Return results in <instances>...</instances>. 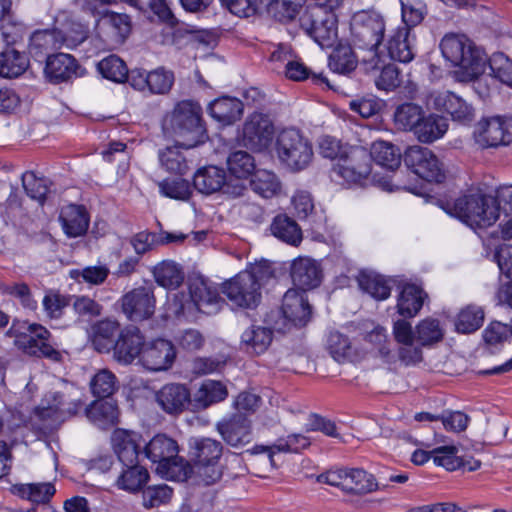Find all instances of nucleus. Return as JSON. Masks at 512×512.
Masks as SVG:
<instances>
[{
  "mask_svg": "<svg viewBox=\"0 0 512 512\" xmlns=\"http://www.w3.org/2000/svg\"><path fill=\"white\" fill-rule=\"evenodd\" d=\"M443 57L458 69L454 77L458 82H475L485 72L487 57L464 35L448 34L440 42Z\"/></svg>",
  "mask_w": 512,
  "mask_h": 512,
  "instance_id": "f257e3e1",
  "label": "nucleus"
},
{
  "mask_svg": "<svg viewBox=\"0 0 512 512\" xmlns=\"http://www.w3.org/2000/svg\"><path fill=\"white\" fill-rule=\"evenodd\" d=\"M163 130L181 140V145L191 149L207 139L206 128L202 120L201 106L191 100L178 102L165 116Z\"/></svg>",
  "mask_w": 512,
  "mask_h": 512,
  "instance_id": "f03ea898",
  "label": "nucleus"
},
{
  "mask_svg": "<svg viewBox=\"0 0 512 512\" xmlns=\"http://www.w3.org/2000/svg\"><path fill=\"white\" fill-rule=\"evenodd\" d=\"M272 277L273 271L267 263H255L226 281L222 291L233 305L252 309L260 302L261 286Z\"/></svg>",
  "mask_w": 512,
  "mask_h": 512,
  "instance_id": "7ed1b4c3",
  "label": "nucleus"
},
{
  "mask_svg": "<svg viewBox=\"0 0 512 512\" xmlns=\"http://www.w3.org/2000/svg\"><path fill=\"white\" fill-rule=\"evenodd\" d=\"M440 207L472 228L489 227L497 221L494 198L480 191L469 192L453 201H441Z\"/></svg>",
  "mask_w": 512,
  "mask_h": 512,
  "instance_id": "20e7f679",
  "label": "nucleus"
},
{
  "mask_svg": "<svg viewBox=\"0 0 512 512\" xmlns=\"http://www.w3.org/2000/svg\"><path fill=\"white\" fill-rule=\"evenodd\" d=\"M144 453L153 464H156L155 471L163 478L186 481L191 476L189 462L178 456V443L165 434L154 436L145 445Z\"/></svg>",
  "mask_w": 512,
  "mask_h": 512,
  "instance_id": "39448f33",
  "label": "nucleus"
},
{
  "mask_svg": "<svg viewBox=\"0 0 512 512\" xmlns=\"http://www.w3.org/2000/svg\"><path fill=\"white\" fill-rule=\"evenodd\" d=\"M385 23L382 18L372 15L357 16L351 23L353 46L362 51L361 64L366 72L380 67L381 56L378 48L383 41Z\"/></svg>",
  "mask_w": 512,
  "mask_h": 512,
  "instance_id": "423d86ee",
  "label": "nucleus"
},
{
  "mask_svg": "<svg viewBox=\"0 0 512 512\" xmlns=\"http://www.w3.org/2000/svg\"><path fill=\"white\" fill-rule=\"evenodd\" d=\"M223 453L222 444L211 438H192L189 441V463L195 474L205 485H212L223 476L219 463Z\"/></svg>",
  "mask_w": 512,
  "mask_h": 512,
  "instance_id": "0eeeda50",
  "label": "nucleus"
},
{
  "mask_svg": "<svg viewBox=\"0 0 512 512\" xmlns=\"http://www.w3.org/2000/svg\"><path fill=\"white\" fill-rule=\"evenodd\" d=\"M275 150L281 164L292 172L306 169L313 159L312 145L296 129L281 131L276 139Z\"/></svg>",
  "mask_w": 512,
  "mask_h": 512,
  "instance_id": "6e6552de",
  "label": "nucleus"
},
{
  "mask_svg": "<svg viewBox=\"0 0 512 512\" xmlns=\"http://www.w3.org/2000/svg\"><path fill=\"white\" fill-rule=\"evenodd\" d=\"M193 185L204 195L221 193L228 198L244 196L247 191L246 185L241 180L228 177L223 168L215 165L199 168L193 176Z\"/></svg>",
  "mask_w": 512,
  "mask_h": 512,
  "instance_id": "1a4fd4ad",
  "label": "nucleus"
},
{
  "mask_svg": "<svg viewBox=\"0 0 512 512\" xmlns=\"http://www.w3.org/2000/svg\"><path fill=\"white\" fill-rule=\"evenodd\" d=\"M299 24L321 48H330L337 40L336 16L321 6L307 7L299 17Z\"/></svg>",
  "mask_w": 512,
  "mask_h": 512,
  "instance_id": "9d476101",
  "label": "nucleus"
},
{
  "mask_svg": "<svg viewBox=\"0 0 512 512\" xmlns=\"http://www.w3.org/2000/svg\"><path fill=\"white\" fill-rule=\"evenodd\" d=\"M29 333L16 335L15 346L29 356L46 358L53 362L62 360L61 352L52 343L50 331L38 323H31L27 327Z\"/></svg>",
  "mask_w": 512,
  "mask_h": 512,
  "instance_id": "9b49d317",
  "label": "nucleus"
},
{
  "mask_svg": "<svg viewBox=\"0 0 512 512\" xmlns=\"http://www.w3.org/2000/svg\"><path fill=\"white\" fill-rule=\"evenodd\" d=\"M406 167L414 174L428 182L441 183L445 179L442 164L427 147L410 146L403 155Z\"/></svg>",
  "mask_w": 512,
  "mask_h": 512,
  "instance_id": "f8f14e48",
  "label": "nucleus"
},
{
  "mask_svg": "<svg viewBox=\"0 0 512 512\" xmlns=\"http://www.w3.org/2000/svg\"><path fill=\"white\" fill-rule=\"evenodd\" d=\"M175 359L176 349L173 343L167 339L157 338L145 342L139 363L149 371L160 372L170 369Z\"/></svg>",
  "mask_w": 512,
  "mask_h": 512,
  "instance_id": "ddd939ff",
  "label": "nucleus"
},
{
  "mask_svg": "<svg viewBox=\"0 0 512 512\" xmlns=\"http://www.w3.org/2000/svg\"><path fill=\"white\" fill-rule=\"evenodd\" d=\"M274 136V125L270 118L262 113L248 117L243 126V144L254 151H263L270 145Z\"/></svg>",
  "mask_w": 512,
  "mask_h": 512,
  "instance_id": "4468645a",
  "label": "nucleus"
},
{
  "mask_svg": "<svg viewBox=\"0 0 512 512\" xmlns=\"http://www.w3.org/2000/svg\"><path fill=\"white\" fill-rule=\"evenodd\" d=\"M43 74L49 83L61 84L81 77L84 69L72 55L56 53L47 56Z\"/></svg>",
  "mask_w": 512,
  "mask_h": 512,
  "instance_id": "2eb2a0df",
  "label": "nucleus"
},
{
  "mask_svg": "<svg viewBox=\"0 0 512 512\" xmlns=\"http://www.w3.org/2000/svg\"><path fill=\"white\" fill-rule=\"evenodd\" d=\"M122 311L133 322L149 319L155 312V297L151 288L138 287L121 299Z\"/></svg>",
  "mask_w": 512,
  "mask_h": 512,
  "instance_id": "dca6fc26",
  "label": "nucleus"
},
{
  "mask_svg": "<svg viewBox=\"0 0 512 512\" xmlns=\"http://www.w3.org/2000/svg\"><path fill=\"white\" fill-rule=\"evenodd\" d=\"M145 345L144 335L135 326L123 329L113 345L114 359L121 364H131L138 358L140 362L142 350Z\"/></svg>",
  "mask_w": 512,
  "mask_h": 512,
  "instance_id": "f3484780",
  "label": "nucleus"
},
{
  "mask_svg": "<svg viewBox=\"0 0 512 512\" xmlns=\"http://www.w3.org/2000/svg\"><path fill=\"white\" fill-rule=\"evenodd\" d=\"M82 38L81 35L65 38L59 28L37 30L30 37L29 52L32 56L38 57L62 47L73 49Z\"/></svg>",
  "mask_w": 512,
  "mask_h": 512,
  "instance_id": "a211bd4d",
  "label": "nucleus"
},
{
  "mask_svg": "<svg viewBox=\"0 0 512 512\" xmlns=\"http://www.w3.org/2000/svg\"><path fill=\"white\" fill-rule=\"evenodd\" d=\"M281 311L284 319L294 327H304L311 320L312 307L305 292L289 289L283 296Z\"/></svg>",
  "mask_w": 512,
  "mask_h": 512,
  "instance_id": "6ab92c4d",
  "label": "nucleus"
},
{
  "mask_svg": "<svg viewBox=\"0 0 512 512\" xmlns=\"http://www.w3.org/2000/svg\"><path fill=\"white\" fill-rule=\"evenodd\" d=\"M290 276L297 290L304 292L321 284L323 272L320 263L315 259L300 256L292 261Z\"/></svg>",
  "mask_w": 512,
  "mask_h": 512,
  "instance_id": "aec40b11",
  "label": "nucleus"
},
{
  "mask_svg": "<svg viewBox=\"0 0 512 512\" xmlns=\"http://www.w3.org/2000/svg\"><path fill=\"white\" fill-rule=\"evenodd\" d=\"M159 407L169 415H179L192 406L191 393L185 384L169 383L156 392Z\"/></svg>",
  "mask_w": 512,
  "mask_h": 512,
  "instance_id": "412c9836",
  "label": "nucleus"
},
{
  "mask_svg": "<svg viewBox=\"0 0 512 512\" xmlns=\"http://www.w3.org/2000/svg\"><path fill=\"white\" fill-rule=\"evenodd\" d=\"M511 127V118L496 116L480 121L475 133L478 137V142L487 147H497L509 142Z\"/></svg>",
  "mask_w": 512,
  "mask_h": 512,
  "instance_id": "4be33fe9",
  "label": "nucleus"
},
{
  "mask_svg": "<svg viewBox=\"0 0 512 512\" xmlns=\"http://www.w3.org/2000/svg\"><path fill=\"white\" fill-rule=\"evenodd\" d=\"M435 109L451 115L453 121L468 124L474 119V109L465 100L451 91H441L433 95Z\"/></svg>",
  "mask_w": 512,
  "mask_h": 512,
  "instance_id": "5701e85b",
  "label": "nucleus"
},
{
  "mask_svg": "<svg viewBox=\"0 0 512 512\" xmlns=\"http://www.w3.org/2000/svg\"><path fill=\"white\" fill-rule=\"evenodd\" d=\"M217 431L232 447L245 445L252 440L251 421L241 413H236L228 420L218 423Z\"/></svg>",
  "mask_w": 512,
  "mask_h": 512,
  "instance_id": "b1692460",
  "label": "nucleus"
},
{
  "mask_svg": "<svg viewBox=\"0 0 512 512\" xmlns=\"http://www.w3.org/2000/svg\"><path fill=\"white\" fill-rule=\"evenodd\" d=\"M59 221L69 238L84 235L89 227L90 217L83 205L69 204L61 208Z\"/></svg>",
  "mask_w": 512,
  "mask_h": 512,
  "instance_id": "393cba45",
  "label": "nucleus"
},
{
  "mask_svg": "<svg viewBox=\"0 0 512 512\" xmlns=\"http://www.w3.org/2000/svg\"><path fill=\"white\" fill-rule=\"evenodd\" d=\"M140 436L131 431L117 429L112 434V446L116 453L119 465H129L138 463L140 451Z\"/></svg>",
  "mask_w": 512,
  "mask_h": 512,
  "instance_id": "a878e982",
  "label": "nucleus"
},
{
  "mask_svg": "<svg viewBox=\"0 0 512 512\" xmlns=\"http://www.w3.org/2000/svg\"><path fill=\"white\" fill-rule=\"evenodd\" d=\"M244 105L235 97L222 96L209 103L208 114L223 125H231L239 120L243 114Z\"/></svg>",
  "mask_w": 512,
  "mask_h": 512,
  "instance_id": "bb28decb",
  "label": "nucleus"
},
{
  "mask_svg": "<svg viewBox=\"0 0 512 512\" xmlns=\"http://www.w3.org/2000/svg\"><path fill=\"white\" fill-rule=\"evenodd\" d=\"M159 161L167 172L178 175L186 174L193 163L190 149L182 146L181 141H178L175 146L160 150Z\"/></svg>",
  "mask_w": 512,
  "mask_h": 512,
  "instance_id": "cd10ccee",
  "label": "nucleus"
},
{
  "mask_svg": "<svg viewBox=\"0 0 512 512\" xmlns=\"http://www.w3.org/2000/svg\"><path fill=\"white\" fill-rule=\"evenodd\" d=\"M149 479L147 469L138 463L129 465H119V469L114 478L115 486L130 493L140 491Z\"/></svg>",
  "mask_w": 512,
  "mask_h": 512,
  "instance_id": "c85d7f7f",
  "label": "nucleus"
},
{
  "mask_svg": "<svg viewBox=\"0 0 512 512\" xmlns=\"http://www.w3.org/2000/svg\"><path fill=\"white\" fill-rule=\"evenodd\" d=\"M447 130L446 118L437 114L424 113L413 134L419 142L429 144L442 138Z\"/></svg>",
  "mask_w": 512,
  "mask_h": 512,
  "instance_id": "c756f323",
  "label": "nucleus"
},
{
  "mask_svg": "<svg viewBox=\"0 0 512 512\" xmlns=\"http://www.w3.org/2000/svg\"><path fill=\"white\" fill-rule=\"evenodd\" d=\"M387 50L392 60L409 63L415 57L407 27H397L387 40Z\"/></svg>",
  "mask_w": 512,
  "mask_h": 512,
  "instance_id": "7c9ffc66",
  "label": "nucleus"
},
{
  "mask_svg": "<svg viewBox=\"0 0 512 512\" xmlns=\"http://www.w3.org/2000/svg\"><path fill=\"white\" fill-rule=\"evenodd\" d=\"M87 418L100 428L113 426L118 421L119 411L115 401L95 400L85 408Z\"/></svg>",
  "mask_w": 512,
  "mask_h": 512,
  "instance_id": "2f4dec72",
  "label": "nucleus"
},
{
  "mask_svg": "<svg viewBox=\"0 0 512 512\" xmlns=\"http://www.w3.org/2000/svg\"><path fill=\"white\" fill-rule=\"evenodd\" d=\"M273 331L264 326L251 325L241 335V345L246 352L260 355L272 343Z\"/></svg>",
  "mask_w": 512,
  "mask_h": 512,
  "instance_id": "473e14b6",
  "label": "nucleus"
},
{
  "mask_svg": "<svg viewBox=\"0 0 512 512\" xmlns=\"http://www.w3.org/2000/svg\"><path fill=\"white\" fill-rule=\"evenodd\" d=\"M270 231L280 241L298 247L302 240L303 234L297 222L285 214H280L274 217Z\"/></svg>",
  "mask_w": 512,
  "mask_h": 512,
  "instance_id": "72a5a7b5",
  "label": "nucleus"
},
{
  "mask_svg": "<svg viewBox=\"0 0 512 512\" xmlns=\"http://www.w3.org/2000/svg\"><path fill=\"white\" fill-rule=\"evenodd\" d=\"M228 395L226 386L221 382L206 380L191 396L192 406L196 410L208 408L210 405L223 401Z\"/></svg>",
  "mask_w": 512,
  "mask_h": 512,
  "instance_id": "f704fd0d",
  "label": "nucleus"
},
{
  "mask_svg": "<svg viewBox=\"0 0 512 512\" xmlns=\"http://www.w3.org/2000/svg\"><path fill=\"white\" fill-rule=\"evenodd\" d=\"M190 294L197 309L203 313H215L221 307L222 299L217 289L205 282L193 284L190 287Z\"/></svg>",
  "mask_w": 512,
  "mask_h": 512,
  "instance_id": "c9c22d12",
  "label": "nucleus"
},
{
  "mask_svg": "<svg viewBox=\"0 0 512 512\" xmlns=\"http://www.w3.org/2000/svg\"><path fill=\"white\" fill-rule=\"evenodd\" d=\"M425 297V292L417 285H405L397 299L398 313L405 318L416 316L423 306Z\"/></svg>",
  "mask_w": 512,
  "mask_h": 512,
  "instance_id": "e433bc0d",
  "label": "nucleus"
},
{
  "mask_svg": "<svg viewBox=\"0 0 512 512\" xmlns=\"http://www.w3.org/2000/svg\"><path fill=\"white\" fill-rule=\"evenodd\" d=\"M29 67V59L24 52L7 48L0 52V76L17 78Z\"/></svg>",
  "mask_w": 512,
  "mask_h": 512,
  "instance_id": "4c0bfd02",
  "label": "nucleus"
},
{
  "mask_svg": "<svg viewBox=\"0 0 512 512\" xmlns=\"http://www.w3.org/2000/svg\"><path fill=\"white\" fill-rule=\"evenodd\" d=\"M327 350L337 362L356 361L359 357L357 349L348 336L338 332H330L327 338Z\"/></svg>",
  "mask_w": 512,
  "mask_h": 512,
  "instance_id": "58836bf2",
  "label": "nucleus"
},
{
  "mask_svg": "<svg viewBox=\"0 0 512 512\" xmlns=\"http://www.w3.org/2000/svg\"><path fill=\"white\" fill-rule=\"evenodd\" d=\"M358 56L348 43H339L329 56L328 65L333 72L348 74L355 70Z\"/></svg>",
  "mask_w": 512,
  "mask_h": 512,
  "instance_id": "ea45409f",
  "label": "nucleus"
},
{
  "mask_svg": "<svg viewBox=\"0 0 512 512\" xmlns=\"http://www.w3.org/2000/svg\"><path fill=\"white\" fill-rule=\"evenodd\" d=\"M371 160L388 170H395L401 164L400 149L386 141H376L369 151Z\"/></svg>",
  "mask_w": 512,
  "mask_h": 512,
  "instance_id": "a19ab883",
  "label": "nucleus"
},
{
  "mask_svg": "<svg viewBox=\"0 0 512 512\" xmlns=\"http://www.w3.org/2000/svg\"><path fill=\"white\" fill-rule=\"evenodd\" d=\"M358 284L363 291L377 300H385L391 294L390 281L373 272H361Z\"/></svg>",
  "mask_w": 512,
  "mask_h": 512,
  "instance_id": "79ce46f5",
  "label": "nucleus"
},
{
  "mask_svg": "<svg viewBox=\"0 0 512 512\" xmlns=\"http://www.w3.org/2000/svg\"><path fill=\"white\" fill-rule=\"evenodd\" d=\"M155 281L162 287L175 289L184 280V274L178 264L171 260H164L154 266L152 270Z\"/></svg>",
  "mask_w": 512,
  "mask_h": 512,
  "instance_id": "37998d69",
  "label": "nucleus"
},
{
  "mask_svg": "<svg viewBox=\"0 0 512 512\" xmlns=\"http://www.w3.org/2000/svg\"><path fill=\"white\" fill-rule=\"evenodd\" d=\"M119 330V323L115 320L104 319L92 327V342L99 352L109 351L115 343L114 337Z\"/></svg>",
  "mask_w": 512,
  "mask_h": 512,
  "instance_id": "c03bdc74",
  "label": "nucleus"
},
{
  "mask_svg": "<svg viewBox=\"0 0 512 512\" xmlns=\"http://www.w3.org/2000/svg\"><path fill=\"white\" fill-rule=\"evenodd\" d=\"M424 110L415 103L399 105L393 115L394 124L399 130L414 133L416 125L421 121Z\"/></svg>",
  "mask_w": 512,
  "mask_h": 512,
  "instance_id": "a18cd8bd",
  "label": "nucleus"
},
{
  "mask_svg": "<svg viewBox=\"0 0 512 512\" xmlns=\"http://www.w3.org/2000/svg\"><path fill=\"white\" fill-rule=\"evenodd\" d=\"M378 484L372 474L362 469H348L344 492L366 494L375 491Z\"/></svg>",
  "mask_w": 512,
  "mask_h": 512,
  "instance_id": "49530a36",
  "label": "nucleus"
},
{
  "mask_svg": "<svg viewBox=\"0 0 512 512\" xmlns=\"http://www.w3.org/2000/svg\"><path fill=\"white\" fill-rule=\"evenodd\" d=\"M55 487L50 482L19 484L13 486V493L34 503H47L55 494Z\"/></svg>",
  "mask_w": 512,
  "mask_h": 512,
  "instance_id": "de8ad7c7",
  "label": "nucleus"
},
{
  "mask_svg": "<svg viewBox=\"0 0 512 512\" xmlns=\"http://www.w3.org/2000/svg\"><path fill=\"white\" fill-rule=\"evenodd\" d=\"M252 190L263 198H272L280 190V181L275 173L261 169L256 170L250 180Z\"/></svg>",
  "mask_w": 512,
  "mask_h": 512,
  "instance_id": "09e8293b",
  "label": "nucleus"
},
{
  "mask_svg": "<svg viewBox=\"0 0 512 512\" xmlns=\"http://www.w3.org/2000/svg\"><path fill=\"white\" fill-rule=\"evenodd\" d=\"M228 170L231 173L232 178L241 180L244 184V180L248 176L254 174L255 160L252 155L246 151L238 150L232 152L227 159Z\"/></svg>",
  "mask_w": 512,
  "mask_h": 512,
  "instance_id": "8fccbe9b",
  "label": "nucleus"
},
{
  "mask_svg": "<svg viewBox=\"0 0 512 512\" xmlns=\"http://www.w3.org/2000/svg\"><path fill=\"white\" fill-rule=\"evenodd\" d=\"M484 321V311L476 305H468L463 308L455 320V328L463 334L473 333L478 330Z\"/></svg>",
  "mask_w": 512,
  "mask_h": 512,
  "instance_id": "3c124183",
  "label": "nucleus"
},
{
  "mask_svg": "<svg viewBox=\"0 0 512 512\" xmlns=\"http://www.w3.org/2000/svg\"><path fill=\"white\" fill-rule=\"evenodd\" d=\"M92 394L98 398H110L118 389V380L109 369H100L90 381Z\"/></svg>",
  "mask_w": 512,
  "mask_h": 512,
  "instance_id": "603ef678",
  "label": "nucleus"
},
{
  "mask_svg": "<svg viewBox=\"0 0 512 512\" xmlns=\"http://www.w3.org/2000/svg\"><path fill=\"white\" fill-rule=\"evenodd\" d=\"M98 72L115 83H123L128 77V68L125 62L116 55H109L97 64Z\"/></svg>",
  "mask_w": 512,
  "mask_h": 512,
  "instance_id": "864d4df0",
  "label": "nucleus"
},
{
  "mask_svg": "<svg viewBox=\"0 0 512 512\" xmlns=\"http://www.w3.org/2000/svg\"><path fill=\"white\" fill-rule=\"evenodd\" d=\"M110 273L109 268L104 264L95 266H85L83 268L72 269L70 277L78 283L84 282L89 285L98 286L103 284Z\"/></svg>",
  "mask_w": 512,
  "mask_h": 512,
  "instance_id": "5fc2aeb1",
  "label": "nucleus"
},
{
  "mask_svg": "<svg viewBox=\"0 0 512 512\" xmlns=\"http://www.w3.org/2000/svg\"><path fill=\"white\" fill-rule=\"evenodd\" d=\"M339 162L353 167L360 172H371V155L369 151L362 146H348L346 151L341 154Z\"/></svg>",
  "mask_w": 512,
  "mask_h": 512,
  "instance_id": "6e6d98bb",
  "label": "nucleus"
},
{
  "mask_svg": "<svg viewBox=\"0 0 512 512\" xmlns=\"http://www.w3.org/2000/svg\"><path fill=\"white\" fill-rule=\"evenodd\" d=\"M427 14V6L421 0H401L402 27H407L408 31L419 25Z\"/></svg>",
  "mask_w": 512,
  "mask_h": 512,
  "instance_id": "4d7b16f0",
  "label": "nucleus"
},
{
  "mask_svg": "<svg viewBox=\"0 0 512 512\" xmlns=\"http://www.w3.org/2000/svg\"><path fill=\"white\" fill-rule=\"evenodd\" d=\"M278 6V0H240V7L235 9L241 12L243 17L266 11L281 22L280 7Z\"/></svg>",
  "mask_w": 512,
  "mask_h": 512,
  "instance_id": "13d9d810",
  "label": "nucleus"
},
{
  "mask_svg": "<svg viewBox=\"0 0 512 512\" xmlns=\"http://www.w3.org/2000/svg\"><path fill=\"white\" fill-rule=\"evenodd\" d=\"M102 21L116 42H123L131 32V21L126 14L107 12Z\"/></svg>",
  "mask_w": 512,
  "mask_h": 512,
  "instance_id": "bf43d9fd",
  "label": "nucleus"
},
{
  "mask_svg": "<svg viewBox=\"0 0 512 512\" xmlns=\"http://www.w3.org/2000/svg\"><path fill=\"white\" fill-rule=\"evenodd\" d=\"M173 83V72L159 67L149 72L147 91L151 94L163 95L171 90Z\"/></svg>",
  "mask_w": 512,
  "mask_h": 512,
  "instance_id": "052dcab7",
  "label": "nucleus"
},
{
  "mask_svg": "<svg viewBox=\"0 0 512 512\" xmlns=\"http://www.w3.org/2000/svg\"><path fill=\"white\" fill-rule=\"evenodd\" d=\"M379 69L381 70L380 74L375 80V85L379 90L389 92L401 85V73L395 64L390 63L384 65L381 59L380 67L377 68V70ZM374 71H376V69Z\"/></svg>",
  "mask_w": 512,
  "mask_h": 512,
  "instance_id": "680f3d73",
  "label": "nucleus"
},
{
  "mask_svg": "<svg viewBox=\"0 0 512 512\" xmlns=\"http://www.w3.org/2000/svg\"><path fill=\"white\" fill-rule=\"evenodd\" d=\"M442 337L443 331L436 319L426 318L416 326V340L422 346L438 342Z\"/></svg>",
  "mask_w": 512,
  "mask_h": 512,
  "instance_id": "e2e57ef3",
  "label": "nucleus"
},
{
  "mask_svg": "<svg viewBox=\"0 0 512 512\" xmlns=\"http://www.w3.org/2000/svg\"><path fill=\"white\" fill-rule=\"evenodd\" d=\"M54 401L56 403L53 405L41 409L40 416L42 418L50 417L52 414H58L57 418L65 419L66 416L71 417L77 415L84 406V403L80 400L70 402L65 406L62 401V395H55Z\"/></svg>",
  "mask_w": 512,
  "mask_h": 512,
  "instance_id": "0e129e2a",
  "label": "nucleus"
},
{
  "mask_svg": "<svg viewBox=\"0 0 512 512\" xmlns=\"http://www.w3.org/2000/svg\"><path fill=\"white\" fill-rule=\"evenodd\" d=\"M489 67L495 78L512 87V59L504 53H494L489 59Z\"/></svg>",
  "mask_w": 512,
  "mask_h": 512,
  "instance_id": "69168bd1",
  "label": "nucleus"
},
{
  "mask_svg": "<svg viewBox=\"0 0 512 512\" xmlns=\"http://www.w3.org/2000/svg\"><path fill=\"white\" fill-rule=\"evenodd\" d=\"M22 185L31 199L44 202L49 190L46 179L36 177L34 172H26L22 176Z\"/></svg>",
  "mask_w": 512,
  "mask_h": 512,
  "instance_id": "338daca9",
  "label": "nucleus"
},
{
  "mask_svg": "<svg viewBox=\"0 0 512 512\" xmlns=\"http://www.w3.org/2000/svg\"><path fill=\"white\" fill-rule=\"evenodd\" d=\"M172 496V489L166 484L153 485L143 491V504L146 508L158 507L167 503Z\"/></svg>",
  "mask_w": 512,
  "mask_h": 512,
  "instance_id": "774afa93",
  "label": "nucleus"
}]
</instances>
